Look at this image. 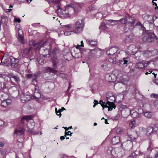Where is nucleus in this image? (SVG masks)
Returning <instances> with one entry per match:
<instances>
[{
  "label": "nucleus",
  "mask_w": 158,
  "mask_h": 158,
  "mask_svg": "<svg viewBox=\"0 0 158 158\" xmlns=\"http://www.w3.org/2000/svg\"><path fill=\"white\" fill-rule=\"evenodd\" d=\"M2 155V157L1 158H5L4 155L2 151L0 150V156ZM0 158H1V156H0Z\"/></svg>",
  "instance_id": "obj_60"
},
{
  "label": "nucleus",
  "mask_w": 158,
  "mask_h": 158,
  "mask_svg": "<svg viewBox=\"0 0 158 158\" xmlns=\"http://www.w3.org/2000/svg\"><path fill=\"white\" fill-rule=\"evenodd\" d=\"M48 42L42 41L39 44L40 48L39 51H42V55L44 57H48L50 56V50L52 49V46L55 45V43L53 42L48 44Z\"/></svg>",
  "instance_id": "obj_1"
},
{
  "label": "nucleus",
  "mask_w": 158,
  "mask_h": 158,
  "mask_svg": "<svg viewBox=\"0 0 158 158\" xmlns=\"http://www.w3.org/2000/svg\"><path fill=\"white\" fill-rule=\"evenodd\" d=\"M147 35L143 38V41L148 43H152L156 39V35L153 31H146Z\"/></svg>",
  "instance_id": "obj_5"
},
{
  "label": "nucleus",
  "mask_w": 158,
  "mask_h": 158,
  "mask_svg": "<svg viewBox=\"0 0 158 158\" xmlns=\"http://www.w3.org/2000/svg\"><path fill=\"white\" fill-rule=\"evenodd\" d=\"M99 103L101 105V106L102 107L105 106V105L106 104V102H103L102 100H101L99 101Z\"/></svg>",
  "instance_id": "obj_45"
},
{
  "label": "nucleus",
  "mask_w": 158,
  "mask_h": 158,
  "mask_svg": "<svg viewBox=\"0 0 158 158\" xmlns=\"http://www.w3.org/2000/svg\"><path fill=\"white\" fill-rule=\"evenodd\" d=\"M114 106L115 107L114 104L112 102H110L109 101H108L106 102V104L105 105V106L103 107V110L104 108H108V110L111 111L112 110ZM115 107H114L115 108Z\"/></svg>",
  "instance_id": "obj_11"
},
{
  "label": "nucleus",
  "mask_w": 158,
  "mask_h": 158,
  "mask_svg": "<svg viewBox=\"0 0 158 158\" xmlns=\"http://www.w3.org/2000/svg\"><path fill=\"white\" fill-rule=\"evenodd\" d=\"M132 40V36L129 35L126 37L125 42L126 43H130L131 42Z\"/></svg>",
  "instance_id": "obj_29"
},
{
  "label": "nucleus",
  "mask_w": 158,
  "mask_h": 158,
  "mask_svg": "<svg viewBox=\"0 0 158 158\" xmlns=\"http://www.w3.org/2000/svg\"><path fill=\"white\" fill-rule=\"evenodd\" d=\"M152 115V113L150 112H146L144 113V115L148 118H151Z\"/></svg>",
  "instance_id": "obj_35"
},
{
  "label": "nucleus",
  "mask_w": 158,
  "mask_h": 158,
  "mask_svg": "<svg viewBox=\"0 0 158 158\" xmlns=\"http://www.w3.org/2000/svg\"><path fill=\"white\" fill-rule=\"evenodd\" d=\"M33 75L31 74H28L26 75V76L27 78H32Z\"/></svg>",
  "instance_id": "obj_55"
},
{
  "label": "nucleus",
  "mask_w": 158,
  "mask_h": 158,
  "mask_svg": "<svg viewBox=\"0 0 158 158\" xmlns=\"http://www.w3.org/2000/svg\"><path fill=\"white\" fill-rule=\"evenodd\" d=\"M9 76L10 78H13L16 83H18L20 81L19 77L17 74H15L12 73H9Z\"/></svg>",
  "instance_id": "obj_16"
},
{
  "label": "nucleus",
  "mask_w": 158,
  "mask_h": 158,
  "mask_svg": "<svg viewBox=\"0 0 158 158\" xmlns=\"http://www.w3.org/2000/svg\"><path fill=\"white\" fill-rule=\"evenodd\" d=\"M89 10L90 11H92L94 10L95 9V8L94 7H93V6H91L89 8Z\"/></svg>",
  "instance_id": "obj_62"
},
{
  "label": "nucleus",
  "mask_w": 158,
  "mask_h": 158,
  "mask_svg": "<svg viewBox=\"0 0 158 158\" xmlns=\"http://www.w3.org/2000/svg\"><path fill=\"white\" fill-rule=\"evenodd\" d=\"M129 18H131V19H132V18L131 17H129L128 19H127L126 17H125L119 20V21L121 22L122 24H126L128 23V21L129 20Z\"/></svg>",
  "instance_id": "obj_25"
},
{
  "label": "nucleus",
  "mask_w": 158,
  "mask_h": 158,
  "mask_svg": "<svg viewBox=\"0 0 158 158\" xmlns=\"http://www.w3.org/2000/svg\"><path fill=\"white\" fill-rule=\"evenodd\" d=\"M108 62L107 61L105 62L101 65L102 67L104 70H106L108 68Z\"/></svg>",
  "instance_id": "obj_36"
},
{
  "label": "nucleus",
  "mask_w": 158,
  "mask_h": 158,
  "mask_svg": "<svg viewBox=\"0 0 158 158\" xmlns=\"http://www.w3.org/2000/svg\"><path fill=\"white\" fill-rule=\"evenodd\" d=\"M132 48V49L131 50H129L130 51L129 52L130 54L131 55H134L137 53L138 50L137 48L134 46H133Z\"/></svg>",
  "instance_id": "obj_21"
},
{
  "label": "nucleus",
  "mask_w": 158,
  "mask_h": 158,
  "mask_svg": "<svg viewBox=\"0 0 158 158\" xmlns=\"http://www.w3.org/2000/svg\"><path fill=\"white\" fill-rule=\"evenodd\" d=\"M107 101H109L110 102H112L113 103L116 100V98L114 95H113L112 96H111L110 98H108L107 99Z\"/></svg>",
  "instance_id": "obj_37"
},
{
  "label": "nucleus",
  "mask_w": 158,
  "mask_h": 158,
  "mask_svg": "<svg viewBox=\"0 0 158 158\" xmlns=\"http://www.w3.org/2000/svg\"><path fill=\"white\" fill-rule=\"evenodd\" d=\"M52 48L53 49L52 52V60L53 62V65L54 68L56 69L57 67V64L60 60V59L59 58L61 55V52L56 43L55 46H52Z\"/></svg>",
  "instance_id": "obj_2"
},
{
  "label": "nucleus",
  "mask_w": 158,
  "mask_h": 158,
  "mask_svg": "<svg viewBox=\"0 0 158 158\" xmlns=\"http://www.w3.org/2000/svg\"><path fill=\"white\" fill-rule=\"evenodd\" d=\"M154 128H153L155 131L156 132L158 130V124H155L154 126Z\"/></svg>",
  "instance_id": "obj_54"
},
{
  "label": "nucleus",
  "mask_w": 158,
  "mask_h": 158,
  "mask_svg": "<svg viewBox=\"0 0 158 158\" xmlns=\"http://www.w3.org/2000/svg\"><path fill=\"white\" fill-rule=\"evenodd\" d=\"M0 105L2 107H6L7 106V104H6L5 101L4 100L2 102Z\"/></svg>",
  "instance_id": "obj_43"
},
{
  "label": "nucleus",
  "mask_w": 158,
  "mask_h": 158,
  "mask_svg": "<svg viewBox=\"0 0 158 158\" xmlns=\"http://www.w3.org/2000/svg\"><path fill=\"white\" fill-rule=\"evenodd\" d=\"M46 72L50 73H55L56 72V71L54 69L50 67L47 68L46 69Z\"/></svg>",
  "instance_id": "obj_26"
},
{
  "label": "nucleus",
  "mask_w": 158,
  "mask_h": 158,
  "mask_svg": "<svg viewBox=\"0 0 158 158\" xmlns=\"http://www.w3.org/2000/svg\"><path fill=\"white\" fill-rule=\"evenodd\" d=\"M157 17L155 16H153L152 17V21L149 22V23L150 24H152L154 22V20L155 19H157Z\"/></svg>",
  "instance_id": "obj_47"
},
{
  "label": "nucleus",
  "mask_w": 158,
  "mask_h": 158,
  "mask_svg": "<svg viewBox=\"0 0 158 158\" xmlns=\"http://www.w3.org/2000/svg\"><path fill=\"white\" fill-rule=\"evenodd\" d=\"M71 4L74 5V7H72V8H73L74 10L76 13H78L79 12L80 10L79 8H81L84 6V4L83 3H71Z\"/></svg>",
  "instance_id": "obj_10"
},
{
  "label": "nucleus",
  "mask_w": 158,
  "mask_h": 158,
  "mask_svg": "<svg viewBox=\"0 0 158 158\" xmlns=\"http://www.w3.org/2000/svg\"><path fill=\"white\" fill-rule=\"evenodd\" d=\"M11 66L12 67H15L18 66V63L19 60L17 59L14 58L13 57H10Z\"/></svg>",
  "instance_id": "obj_12"
},
{
  "label": "nucleus",
  "mask_w": 158,
  "mask_h": 158,
  "mask_svg": "<svg viewBox=\"0 0 158 158\" xmlns=\"http://www.w3.org/2000/svg\"><path fill=\"white\" fill-rule=\"evenodd\" d=\"M4 124V122L3 120L0 119V127H2Z\"/></svg>",
  "instance_id": "obj_58"
},
{
  "label": "nucleus",
  "mask_w": 158,
  "mask_h": 158,
  "mask_svg": "<svg viewBox=\"0 0 158 158\" xmlns=\"http://www.w3.org/2000/svg\"><path fill=\"white\" fill-rule=\"evenodd\" d=\"M61 0H48L49 2L52 3H59Z\"/></svg>",
  "instance_id": "obj_46"
},
{
  "label": "nucleus",
  "mask_w": 158,
  "mask_h": 158,
  "mask_svg": "<svg viewBox=\"0 0 158 158\" xmlns=\"http://www.w3.org/2000/svg\"><path fill=\"white\" fill-rule=\"evenodd\" d=\"M100 27L104 30H106L107 28V27L105 26V25L103 24L101 25Z\"/></svg>",
  "instance_id": "obj_52"
},
{
  "label": "nucleus",
  "mask_w": 158,
  "mask_h": 158,
  "mask_svg": "<svg viewBox=\"0 0 158 158\" xmlns=\"http://www.w3.org/2000/svg\"><path fill=\"white\" fill-rule=\"evenodd\" d=\"M120 115L119 114H118L117 115L114 117V119L115 120H118L119 118L120 117Z\"/></svg>",
  "instance_id": "obj_63"
},
{
  "label": "nucleus",
  "mask_w": 158,
  "mask_h": 158,
  "mask_svg": "<svg viewBox=\"0 0 158 158\" xmlns=\"http://www.w3.org/2000/svg\"><path fill=\"white\" fill-rule=\"evenodd\" d=\"M136 155V154L135 152H133L130 155V157H134Z\"/></svg>",
  "instance_id": "obj_59"
},
{
  "label": "nucleus",
  "mask_w": 158,
  "mask_h": 158,
  "mask_svg": "<svg viewBox=\"0 0 158 158\" xmlns=\"http://www.w3.org/2000/svg\"><path fill=\"white\" fill-rule=\"evenodd\" d=\"M114 94L111 92H109L108 93H107L106 95V99H108V98H110L111 97V96H112Z\"/></svg>",
  "instance_id": "obj_40"
},
{
  "label": "nucleus",
  "mask_w": 158,
  "mask_h": 158,
  "mask_svg": "<svg viewBox=\"0 0 158 158\" xmlns=\"http://www.w3.org/2000/svg\"><path fill=\"white\" fill-rule=\"evenodd\" d=\"M88 42L92 47H95L97 46V41L93 40H89L88 41Z\"/></svg>",
  "instance_id": "obj_28"
},
{
  "label": "nucleus",
  "mask_w": 158,
  "mask_h": 158,
  "mask_svg": "<svg viewBox=\"0 0 158 158\" xmlns=\"http://www.w3.org/2000/svg\"><path fill=\"white\" fill-rule=\"evenodd\" d=\"M120 142V138L118 136H114L111 139V143L113 145L118 144Z\"/></svg>",
  "instance_id": "obj_14"
},
{
  "label": "nucleus",
  "mask_w": 158,
  "mask_h": 158,
  "mask_svg": "<svg viewBox=\"0 0 158 158\" xmlns=\"http://www.w3.org/2000/svg\"><path fill=\"white\" fill-rule=\"evenodd\" d=\"M119 21V20L115 21L114 20L110 19V20H107V21H108L107 23L109 24H111L110 25H114L116 24L117 22H118Z\"/></svg>",
  "instance_id": "obj_33"
},
{
  "label": "nucleus",
  "mask_w": 158,
  "mask_h": 158,
  "mask_svg": "<svg viewBox=\"0 0 158 158\" xmlns=\"http://www.w3.org/2000/svg\"><path fill=\"white\" fill-rule=\"evenodd\" d=\"M151 97L153 98H158V94H151Z\"/></svg>",
  "instance_id": "obj_44"
},
{
  "label": "nucleus",
  "mask_w": 158,
  "mask_h": 158,
  "mask_svg": "<svg viewBox=\"0 0 158 158\" xmlns=\"http://www.w3.org/2000/svg\"><path fill=\"white\" fill-rule=\"evenodd\" d=\"M22 100H23L25 102L28 101L30 99V96L29 95H26V96L22 97Z\"/></svg>",
  "instance_id": "obj_38"
},
{
  "label": "nucleus",
  "mask_w": 158,
  "mask_h": 158,
  "mask_svg": "<svg viewBox=\"0 0 158 158\" xmlns=\"http://www.w3.org/2000/svg\"><path fill=\"white\" fill-rule=\"evenodd\" d=\"M61 23L60 24L61 26H62V28H63L65 30H69L73 26L72 24H69L68 25H62L61 24Z\"/></svg>",
  "instance_id": "obj_22"
},
{
  "label": "nucleus",
  "mask_w": 158,
  "mask_h": 158,
  "mask_svg": "<svg viewBox=\"0 0 158 158\" xmlns=\"http://www.w3.org/2000/svg\"><path fill=\"white\" fill-rule=\"evenodd\" d=\"M130 137L131 139L130 140L131 142L134 141L136 139V138H135L131 135H130Z\"/></svg>",
  "instance_id": "obj_51"
},
{
  "label": "nucleus",
  "mask_w": 158,
  "mask_h": 158,
  "mask_svg": "<svg viewBox=\"0 0 158 158\" xmlns=\"http://www.w3.org/2000/svg\"><path fill=\"white\" fill-rule=\"evenodd\" d=\"M74 5L72 4H70L66 5L65 6L64 10H63L62 12V15H64L67 12V10L69 8L74 7Z\"/></svg>",
  "instance_id": "obj_18"
},
{
  "label": "nucleus",
  "mask_w": 158,
  "mask_h": 158,
  "mask_svg": "<svg viewBox=\"0 0 158 158\" xmlns=\"http://www.w3.org/2000/svg\"><path fill=\"white\" fill-rule=\"evenodd\" d=\"M31 48V47H30L23 49V56H28Z\"/></svg>",
  "instance_id": "obj_17"
},
{
  "label": "nucleus",
  "mask_w": 158,
  "mask_h": 158,
  "mask_svg": "<svg viewBox=\"0 0 158 158\" xmlns=\"http://www.w3.org/2000/svg\"><path fill=\"white\" fill-rule=\"evenodd\" d=\"M25 129L23 127H19L16 129L15 134L17 135H21L24 134Z\"/></svg>",
  "instance_id": "obj_15"
},
{
  "label": "nucleus",
  "mask_w": 158,
  "mask_h": 158,
  "mask_svg": "<svg viewBox=\"0 0 158 158\" xmlns=\"http://www.w3.org/2000/svg\"><path fill=\"white\" fill-rule=\"evenodd\" d=\"M130 62L128 58L124 57L119 60V65L122 68H125L128 64H130Z\"/></svg>",
  "instance_id": "obj_8"
},
{
  "label": "nucleus",
  "mask_w": 158,
  "mask_h": 158,
  "mask_svg": "<svg viewBox=\"0 0 158 158\" xmlns=\"http://www.w3.org/2000/svg\"><path fill=\"white\" fill-rule=\"evenodd\" d=\"M32 119V116H23L21 119V123L23 124L24 126H26L28 127V131L29 132L33 135L36 134V133L33 129L35 126V123L28 122V120Z\"/></svg>",
  "instance_id": "obj_3"
},
{
  "label": "nucleus",
  "mask_w": 158,
  "mask_h": 158,
  "mask_svg": "<svg viewBox=\"0 0 158 158\" xmlns=\"http://www.w3.org/2000/svg\"><path fill=\"white\" fill-rule=\"evenodd\" d=\"M135 123V121L133 120V121H130V122L129 123V126L131 128L133 127L134 126Z\"/></svg>",
  "instance_id": "obj_42"
},
{
  "label": "nucleus",
  "mask_w": 158,
  "mask_h": 158,
  "mask_svg": "<svg viewBox=\"0 0 158 158\" xmlns=\"http://www.w3.org/2000/svg\"><path fill=\"white\" fill-rule=\"evenodd\" d=\"M0 77H2L4 78L6 81H8L11 80V78L9 76V74L7 75L5 74H1L0 75Z\"/></svg>",
  "instance_id": "obj_20"
},
{
  "label": "nucleus",
  "mask_w": 158,
  "mask_h": 158,
  "mask_svg": "<svg viewBox=\"0 0 158 158\" xmlns=\"http://www.w3.org/2000/svg\"><path fill=\"white\" fill-rule=\"evenodd\" d=\"M18 38L19 41L21 43L23 44H24L25 43L23 39V36L22 35L19 34Z\"/></svg>",
  "instance_id": "obj_30"
},
{
  "label": "nucleus",
  "mask_w": 158,
  "mask_h": 158,
  "mask_svg": "<svg viewBox=\"0 0 158 158\" xmlns=\"http://www.w3.org/2000/svg\"><path fill=\"white\" fill-rule=\"evenodd\" d=\"M14 21H15L18 22L19 23H20L21 21L20 19L19 18L15 19Z\"/></svg>",
  "instance_id": "obj_61"
},
{
  "label": "nucleus",
  "mask_w": 158,
  "mask_h": 158,
  "mask_svg": "<svg viewBox=\"0 0 158 158\" xmlns=\"http://www.w3.org/2000/svg\"><path fill=\"white\" fill-rule=\"evenodd\" d=\"M92 53L94 54L96 57H99V56L97 55V54H100L101 52L100 49L98 48L93 49L91 51Z\"/></svg>",
  "instance_id": "obj_19"
},
{
  "label": "nucleus",
  "mask_w": 158,
  "mask_h": 158,
  "mask_svg": "<svg viewBox=\"0 0 158 158\" xmlns=\"http://www.w3.org/2000/svg\"><path fill=\"white\" fill-rule=\"evenodd\" d=\"M40 73H35L32 77V84L35 85L37 84L38 79L40 77Z\"/></svg>",
  "instance_id": "obj_13"
},
{
  "label": "nucleus",
  "mask_w": 158,
  "mask_h": 158,
  "mask_svg": "<svg viewBox=\"0 0 158 158\" xmlns=\"http://www.w3.org/2000/svg\"><path fill=\"white\" fill-rule=\"evenodd\" d=\"M85 19L83 18L81 19L77 20L75 24V26L73 27V32L76 34H79L83 31L85 26Z\"/></svg>",
  "instance_id": "obj_4"
},
{
  "label": "nucleus",
  "mask_w": 158,
  "mask_h": 158,
  "mask_svg": "<svg viewBox=\"0 0 158 158\" xmlns=\"http://www.w3.org/2000/svg\"><path fill=\"white\" fill-rule=\"evenodd\" d=\"M5 144L1 142H0V149H2L4 146Z\"/></svg>",
  "instance_id": "obj_57"
},
{
  "label": "nucleus",
  "mask_w": 158,
  "mask_h": 158,
  "mask_svg": "<svg viewBox=\"0 0 158 158\" xmlns=\"http://www.w3.org/2000/svg\"><path fill=\"white\" fill-rule=\"evenodd\" d=\"M37 60L39 64L42 65L44 64L43 59L41 57H38L37 58Z\"/></svg>",
  "instance_id": "obj_34"
},
{
  "label": "nucleus",
  "mask_w": 158,
  "mask_h": 158,
  "mask_svg": "<svg viewBox=\"0 0 158 158\" xmlns=\"http://www.w3.org/2000/svg\"><path fill=\"white\" fill-rule=\"evenodd\" d=\"M5 100V101L6 104H7V105H10L11 102V100L10 99H6Z\"/></svg>",
  "instance_id": "obj_50"
},
{
  "label": "nucleus",
  "mask_w": 158,
  "mask_h": 158,
  "mask_svg": "<svg viewBox=\"0 0 158 158\" xmlns=\"http://www.w3.org/2000/svg\"><path fill=\"white\" fill-rule=\"evenodd\" d=\"M150 63V61H142L141 62L136 63L134 68L131 69L132 71L137 73L139 69L147 67L148 64Z\"/></svg>",
  "instance_id": "obj_6"
},
{
  "label": "nucleus",
  "mask_w": 158,
  "mask_h": 158,
  "mask_svg": "<svg viewBox=\"0 0 158 158\" xmlns=\"http://www.w3.org/2000/svg\"><path fill=\"white\" fill-rule=\"evenodd\" d=\"M73 31H65L64 33V34L65 35H71V33L73 32Z\"/></svg>",
  "instance_id": "obj_53"
},
{
  "label": "nucleus",
  "mask_w": 158,
  "mask_h": 158,
  "mask_svg": "<svg viewBox=\"0 0 158 158\" xmlns=\"http://www.w3.org/2000/svg\"><path fill=\"white\" fill-rule=\"evenodd\" d=\"M0 65H2L4 66H6L7 65V64L5 62H2L0 63Z\"/></svg>",
  "instance_id": "obj_64"
},
{
  "label": "nucleus",
  "mask_w": 158,
  "mask_h": 158,
  "mask_svg": "<svg viewBox=\"0 0 158 158\" xmlns=\"http://www.w3.org/2000/svg\"><path fill=\"white\" fill-rule=\"evenodd\" d=\"M69 132H70V131H69L68 132L65 131L64 136L66 137V136L67 135H70L71 136L73 133H71L70 134H69Z\"/></svg>",
  "instance_id": "obj_48"
},
{
  "label": "nucleus",
  "mask_w": 158,
  "mask_h": 158,
  "mask_svg": "<svg viewBox=\"0 0 158 158\" xmlns=\"http://www.w3.org/2000/svg\"><path fill=\"white\" fill-rule=\"evenodd\" d=\"M65 109L64 107H62L61 109H60L58 111L57 110L56 108L55 109V112L57 115L60 116V117L61 115V112L64 110H65Z\"/></svg>",
  "instance_id": "obj_24"
},
{
  "label": "nucleus",
  "mask_w": 158,
  "mask_h": 158,
  "mask_svg": "<svg viewBox=\"0 0 158 158\" xmlns=\"http://www.w3.org/2000/svg\"><path fill=\"white\" fill-rule=\"evenodd\" d=\"M70 16L69 13L67 12L64 15H63V16L65 18L69 17H70Z\"/></svg>",
  "instance_id": "obj_56"
},
{
  "label": "nucleus",
  "mask_w": 158,
  "mask_h": 158,
  "mask_svg": "<svg viewBox=\"0 0 158 158\" xmlns=\"http://www.w3.org/2000/svg\"><path fill=\"white\" fill-rule=\"evenodd\" d=\"M154 131L153 128L151 126L148 127L147 130V134L148 135H151Z\"/></svg>",
  "instance_id": "obj_27"
},
{
  "label": "nucleus",
  "mask_w": 158,
  "mask_h": 158,
  "mask_svg": "<svg viewBox=\"0 0 158 158\" xmlns=\"http://www.w3.org/2000/svg\"><path fill=\"white\" fill-rule=\"evenodd\" d=\"M130 115L133 118H135L138 114L137 112L135 111L134 110H130Z\"/></svg>",
  "instance_id": "obj_23"
},
{
  "label": "nucleus",
  "mask_w": 158,
  "mask_h": 158,
  "mask_svg": "<svg viewBox=\"0 0 158 158\" xmlns=\"http://www.w3.org/2000/svg\"><path fill=\"white\" fill-rule=\"evenodd\" d=\"M108 61L109 62L113 64H115L116 63V59L115 57H111L108 59Z\"/></svg>",
  "instance_id": "obj_32"
},
{
  "label": "nucleus",
  "mask_w": 158,
  "mask_h": 158,
  "mask_svg": "<svg viewBox=\"0 0 158 158\" xmlns=\"http://www.w3.org/2000/svg\"><path fill=\"white\" fill-rule=\"evenodd\" d=\"M122 131L121 128H118L116 130V133L117 134H120L122 132Z\"/></svg>",
  "instance_id": "obj_49"
},
{
  "label": "nucleus",
  "mask_w": 158,
  "mask_h": 158,
  "mask_svg": "<svg viewBox=\"0 0 158 158\" xmlns=\"http://www.w3.org/2000/svg\"><path fill=\"white\" fill-rule=\"evenodd\" d=\"M58 75L63 79H66L67 78V76L63 73H59Z\"/></svg>",
  "instance_id": "obj_39"
},
{
  "label": "nucleus",
  "mask_w": 158,
  "mask_h": 158,
  "mask_svg": "<svg viewBox=\"0 0 158 158\" xmlns=\"http://www.w3.org/2000/svg\"><path fill=\"white\" fill-rule=\"evenodd\" d=\"M5 19V21H7L8 20V18L7 17L4 15H2L1 16V19L0 21V23H2V22H3V20Z\"/></svg>",
  "instance_id": "obj_41"
},
{
  "label": "nucleus",
  "mask_w": 158,
  "mask_h": 158,
  "mask_svg": "<svg viewBox=\"0 0 158 158\" xmlns=\"http://www.w3.org/2000/svg\"><path fill=\"white\" fill-rule=\"evenodd\" d=\"M114 150V149L112 147H110L108 148L107 152L109 154L113 155V152Z\"/></svg>",
  "instance_id": "obj_31"
},
{
  "label": "nucleus",
  "mask_w": 158,
  "mask_h": 158,
  "mask_svg": "<svg viewBox=\"0 0 158 158\" xmlns=\"http://www.w3.org/2000/svg\"><path fill=\"white\" fill-rule=\"evenodd\" d=\"M135 20L129 18L128 23L126 24L124 27V31L125 33H127L132 28H133L135 23Z\"/></svg>",
  "instance_id": "obj_7"
},
{
  "label": "nucleus",
  "mask_w": 158,
  "mask_h": 158,
  "mask_svg": "<svg viewBox=\"0 0 158 158\" xmlns=\"http://www.w3.org/2000/svg\"><path fill=\"white\" fill-rule=\"evenodd\" d=\"M118 50V48L115 46L109 49L106 52V54L109 56L115 55Z\"/></svg>",
  "instance_id": "obj_9"
}]
</instances>
